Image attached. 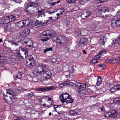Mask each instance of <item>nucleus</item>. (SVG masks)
Masks as SVG:
<instances>
[{
	"mask_svg": "<svg viewBox=\"0 0 120 120\" xmlns=\"http://www.w3.org/2000/svg\"><path fill=\"white\" fill-rule=\"evenodd\" d=\"M43 74L44 75L47 76L48 78L49 79L51 77L52 75V74L51 71H49L47 70L42 74V75Z\"/></svg>",
	"mask_w": 120,
	"mask_h": 120,
	"instance_id": "nucleus-21",
	"label": "nucleus"
},
{
	"mask_svg": "<svg viewBox=\"0 0 120 120\" xmlns=\"http://www.w3.org/2000/svg\"><path fill=\"white\" fill-rule=\"evenodd\" d=\"M87 92L89 93H92V91L89 88H88L87 89Z\"/></svg>",
	"mask_w": 120,
	"mask_h": 120,
	"instance_id": "nucleus-60",
	"label": "nucleus"
},
{
	"mask_svg": "<svg viewBox=\"0 0 120 120\" xmlns=\"http://www.w3.org/2000/svg\"><path fill=\"white\" fill-rule=\"evenodd\" d=\"M67 85V84L64 83H62L61 84H59V86L61 88H63L64 87V86H66Z\"/></svg>",
	"mask_w": 120,
	"mask_h": 120,
	"instance_id": "nucleus-43",
	"label": "nucleus"
},
{
	"mask_svg": "<svg viewBox=\"0 0 120 120\" xmlns=\"http://www.w3.org/2000/svg\"><path fill=\"white\" fill-rule=\"evenodd\" d=\"M78 113L77 110H71L70 111V112L69 113V115L71 116H74L76 115V114Z\"/></svg>",
	"mask_w": 120,
	"mask_h": 120,
	"instance_id": "nucleus-30",
	"label": "nucleus"
},
{
	"mask_svg": "<svg viewBox=\"0 0 120 120\" xmlns=\"http://www.w3.org/2000/svg\"><path fill=\"white\" fill-rule=\"evenodd\" d=\"M73 76H74V75H72L71 74V72H70L69 75H67L66 76V77L67 79H69L71 78V79H73V78L72 77Z\"/></svg>",
	"mask_w": 120,
	"mask_h": 120,
	"instance_id": "nucleus-46",
	"label": "nucleus"
},
{
	"mask_svg": "<svg viewBox=\"0 0 120 120\" xmlns=\"http://www.w3.org/2000/svg\"><path fill=\"white\" fill-rule=\"evenodd\" d=\"M14 39V41L11 42V44L12 45H15L16 46H17L19 45H21V43H22V41H18L17 42L16 41L17 40V39H18V38L16 36H14L13 38Z\"/></svg>",
	"mask_w": 120,
	"mask_h": 120,
	"instance_id": "nucleus-8",
	"label": "nucleus"
},
{
	"mask_svg": "<svg viewBox=\"0 0 120 120\" xmlns=\"http://www.w3.org/2000/svg\"><path fill=\"white\" fill-rule=\"evenodd\" d=\"M97 91H98L100 93H102L103 92V91L101 89H98L97 90Z\"/></svg>",
	"mask_w": 120,
	"mask_h": 120,
	"instance_id": "nucleus-61",
	"label": "nucleus"
},
{
	"mask_svg": "<svg viewBox=\"0 0 120 120\" xmlns=\"http://www.w3.org/2000/svg\"><path fill=\"white\" fill-rule=\"evenodd\" d=\"M6 93L7 94L10 95V96H9L11 100H12V99H15V98L16 93L12 89H9L7 90Z\"/></svg>",
	"mask_w": 120,
	"mask_h": 120,
	"instance_id": "nucleus-7",
	"label": "nucleus"
},
{
	"mask_svg": "<svg viewBox=\"0 0 120 120\" xmlns=\"http://www.w3.org/2000/svg\"><path fill=\"white\" fill-rule=\"evenodd\" d=\"M120 90V84H117L110 90L111 92L114 93Z\"/></svg>",
	"mask_w": 120,
	"mask_h": 120,
	"instance_id": "nucleus-11",
	"label": "nucleus"
},
{
	"mask_svg": "<svg viewBox=\"0 0 120 120\" xmlns=\"http://www.w3.org/2000/svg\"><path fill=\"white\" fill-rule=\"evenodd\" d=\"M56 88V87L50 86L49 87H43L42 88H37V90L41 91H47L51 90H54Z\"/></svg>",
	"mask_w": 120,
	"mask_h": 120,
	"instance_id": "nucleus-6",
	"label": "nucleus"
},
{
	"mask_svg": "<svg viewBox=\"0 0 120 120\" xmlns=\"http://www.w3.org/2000/svg\"><path fill=\"white\" fill-rule=\"evenodd\" d=\"M89 0H81V1L82 2L83 4H85Z\"/></svg>",
	"mask_w": 120,
	"mask_h": 120,
	"instance_id": "nucleus-57",
	"label": "nucleus"
},
{
	"mask_svg": "<svg viewBox=\"0 0 120 120\" xmlns=\"http://www.w3.org/2000/svg\"><path fill=\"white\" fill-rule=\"evenodd\" d=\"M110 112V113H111V114L112 118H113L117 116L118 112L116 110H111Z\"/></svg>",
	"mask_w": 120,
	"mask_h": 120,
	"instance_id": "nucleus-22",
	"label": "nucleus"
},
{
	"mask_svg": "<svg viewBox=\"0 0 120 120\" xmlns=\"http://www.w3.org/2000/svg\"><path fill=\"white\" fill-rule=\"evenodd\" d=\"M119 100H117V99H114L113 100V101L114 103H116L117 102H119Z\"/></svg>",
	"mask_w": 120,
	"mask_h": 120,
	"instance_id": "nucleus-52",
	"label": "nucleus"
},
{
	"mask_svg": "<svg viewBox=\"0 0 120 120\" xmlns=\"http://www.w3.org/2000/svg\"><path fill=\"white\" fill-rule=\"evenodd\" d=\"M60 1V0H59L58 1H57L54 2V1H53V3H51V5L52 6H54V5H56V4H58L59 3Z\"/></svg>",
	"mask_w": 120,
	"mask_h": 120,
	"instance_id": "nucleus-44",
	"label": "nucleus"
},
{
	"mask_svg": "<svg viewBox=\"0 0 120 120\" xmlns=\"http://www.w3.org/2000/svg\"><path fill=\"white\" fill-rule=\"evenodd\" d=\"M74 101V99L70 97L68 98L67 99L64 101V102H66L67 103H71Z\"/></svg>",
	"mask_w": 120,
	"mask_h": 120,
	"instance_id": "nucleus-29",
	"label": "nucleus"
},
{
	"mask_svg": "<svg viewBox=\"0 0 120 120\" xmlns=\"http://www.w3.org/2000/svg\"><path fill=\"white\" fill-rule=\"evenodd\" d=\"M66 37L65 36H60L57 37L56 39V41L59 45L63 44L66 41Z\"/></svg>",
	"mask_w": 120,
	"mask_h": 120,
	"instance_id": "nucleus-5",
	"label": "nucleus"
},
{
	"mask_svg": "<svg viewBox=\"0 0 120 120\" xmlns=\"http://www.w3.org/2000/svg\"><path fill=\"white\" fill-rule=\"evenodd\" d=\"M117 41L118 44L120 45V36L118 38Z\"/></svg>",
	"mask_w": 120,
	"mask_h": 120,
	"instance_id": "nucleus-64",
	"label": "nucleus"
},
{
	"mask_svg": "<svg viewBox=\"0 0 120 120\" xmlns=\"http://www.w3.org/2000/svg\"><path fill=\"white\" fill-rule=\"evenodd\" d=\"M29 61H27L26 64V66L28 67L32 68L35 66L34 60L32 59H29Z\"/></svg>",
	"mask_w": 120,
	"mask_h": 120,
	"instance_id": "nucleus-9",
	"label": "nucleus"
},
{
	"mask_svg": "<svg viewBox=\"0 0 120 120\" xmlns=\"http://www.w3.org/2000/svg\"><path fill=\"white\" fill-rule=\"evenodd\" d=\"M102 79L101 76H99L97 80L96 85L99 86L101 84L102 82Z\"/></svg>",
	"mask_w": 120,
	"mask_h": 120,
	"instance_id": "nucleus-23",
	"label": "nucleus"
},
{
	"mask_svg": "<svg viewBox=\"0 0 120 120\" xmlns=\"http://www.w3.org/2000/svg\"><path fill=\"white\" fill-rule=\"evenodd\" d=\"M88 43L87 40L86 38H82L79 43V46L83 47L87 44Z\"/></svg>",
	"mask_w": 120,
	"mask_h": 120,
	"instance_id": "nucleus-10",
	"label": "nucleus"
},
{
	"mask_svg": "<svg viewBox=\"0 0 120 120\" xmlns=\"http://www.w3.org/2000/svg\"><path fill=\"white\" fill-rule=\"evenodd\" d=\"M97 9L99 10L100 14L102 17L105 18L109 16V15L107 14V12L109 11L108 7L100 5L97 7Z\"/></svg>",
	"mask_w": 120,
	"mask_h": 120,
	"instance_id": "nucleus-2",
	"label": "nucleus"
},
{
	"mask_svg": "<svg viewBox=\"0 0 120 120\" xmlns=\"http://www.w3.org/2000/svg\"><path fill=\"white\" fill-rule=\"evenodd\" d=\"M111 60H112L111 59H107L105 61V62L108 63H111Z\"/></svg>",
	"mask_w": 120,
	"mask_h": 120,
	"instance_id": "nucleus-53",
	"label": "nucleus"
},
{
	"mask_svg": "<svg viewBox=\"0 0 120 120\" xmlns=\"http://www.w3.org/2000/svg\"><path fill=\"white\" fill-rule=\"evenodd\" d=\"M17 25L18 26L20 27H22L23 26H24L23 21H19Z\"/></svg>",
	"mask_w": 120,
	"mask_h": 120,
	"instance_id": "nucleus-33",
	"label": "nucleus"
},
{
	"mask_svg": "<svg viewBox=\"0 0 120 120\" xmlns=\"http://www.w3.org/2000/svg\"><path fill=\"white\" fill-rule=\"evenodd\" d=\"M16 18V16L13 15H10L5 17L3 21L0 23L1 26L6 25L9 23L13 21Z\"/></svg>",
	"mask_w": 120,
	"mask_h": 120,
	"instance_id": "nucleus-3",
	"label": "nucleus"
},
{
	"mask_svg": "<svg viewBox=\"0 0 120 120\" xmlns=\"http://www.w3.org/2000/svg\"><path fill=\"white\" fill-rule=\"evenodd\" d=\"M38 68L41 70L42 69L41 71H42V73L43 74L49 69V67L47 65L43 64L38 66Z\"/></svg>",
	"mask_w": 120,
	"mask_h": 120,
	"instance_id": "nucleus-13",
	"label": "nucleus"
},
{
	"mask_svg": "<svg viewBox=\"0 0 120 120\" xmlns=\"http://www.w3.org/2000/svg\"><path fill=\"white\" fill-rule=\"evenodd\" d=\"M76 0H67L66 1L69 3H73L75 2Z\"/></svg>",
	"mask_w": 120,
	"mask_h": 120,
	"instance_id": "nucleus-49",
	"label": "nucleus"
},
{
	"mask_svg": "<svg viewBox=\"0 0 120 120\" xmlns=\"http://www.w3.org/2000/svg\"><path fill=\"white\" fill-rule=\"evenodd\" d=\"M14 120H24V118L22 116H20Z\"/></svg>",
	"mask_w": 120,
	"mask_h": 120,
	"instance_id": "nucleus-51",
	"label": "nucleus"
},
{
	"mask_svg": "<svg viewBox=\"0 0 120 120\" xmlns=\"http://www.w3.org/2000/svg\"><path fill=\"white\" fill-rule=\"evenodd\" d=\"M37 5V4L34 2H30L28 3H25L24 4V8L26 12L30 15L32 16L34 15V13L33 9Z\"/></svg>",
	"mask_w": 120,
	"mask_h": 120,
	"instance_id": "nucleus-1",
	"label": "nucleus"
},
{
	"mask_svg": "<svg viewBox=\"0 0 120 120\" xmlns=\"http://www.w3.org/2000/svg\"><path fill=\"white\" fill-rule=\"evenodd\" d=\"M71 97L70 95L67 94H61L60 95V100L63 103L64 102V101L65 100L68 98Z\"/></svg>",
	"mask_w": 120,
	"mask_h": 120,
	"instance_id": "nucleus-12",
	"label": "nucleus"
},
{
	"mask_svg": "<svg viewBox=\"0 0 120 120\" xmlns=\"http://www.w3.org/2000/svg\"><path fill=\"white\" fill-rule=\"evenodd\" d=\"M100 57L98 55L94 57V59L90 62V64L93 65L96 63H98L97 60L99 59Z\"/></svg>",
	"mask_w": 120,
	"mask_h": 120,
	"instance_id": "nucleus-18",
	"label": "nucleus"
},
{
	"mask_svg": "<svg viewBox=\"0 0 120 120\" xmlns=\"http://www.w3.org/2000/svg\"><path fill=\"white\" fill-rule=\"evenodd\" d=\"M86 86L85 84H81V86L80 87L79 89H78L77 91L79 92L80 93L81 92L82 90H84L86 88Z\"/></svg>",
	"mask_w": 120,
	"mask_h": 120,
	"instance_id": "nucleus-24",
	"label": "nucleus"
},
{
	"mask_svg": "<svg viewBox=\"0 0 120 120\" xmlns=\"http://www.w3.org/2000/svg\"><path fill=\"white\" fill-rule=\"evenodd\" d=\"M106 36H105L103 38L100 39V41L101 43L103 45H104L105 42L106 41Z\"/></svg>",
	"mask_w": 120,
	"mask_h": 120,
	"instance_id": "nucleus-28",
	"label": "nucleus"
},
{
	"mask_svg": "<svg viewBox=\"0 0 120 120\" xmlns=\"http://www.w3.org/2000/svg\"><path fill=\"white\" fill-rule=\"evenodd\" d=\"M98 66L100 67H101L102 68H104L105 67V64H99Z\"/></svg>",
	"mask_w": 120,
	"mask_h": 120,
	"instance_id": "nucleus-56",
	"label": "nucleus"
},
{
	"mask_svg": "<svg viewBox=\"0 0 120 120\" xmlns=\"http://www.w3.org/2000/svg\"><path fill=\"white\" fill-rule=\"evenodd\" d=\"M91 15V13L90 11H86L85 13H84L81 16L82 19H86L87 18Z\"/></svg>",
	"mask_w": 120,
	"mask_h": 120,
	"instance_id": "nucleus-14",
	"label": "nucleus"
},
{
	"mask_svg": "<svg viewBox=\"0 0 120 120\" xmlns=\"http://www.w3.org/2000/svg\"><path fill=\"white\" fill-rule=\"evenodd\" d=\"M59 13H57L56 15L58 16H59L60 15L62 14L64 12V10L62 9H58Z\"/></svg>",
	"mask_w": 120,
	"mask_h": 120,
	"instance_id": "nucleus-34",
	"label": "nucleus"
},
{
	"mask_svg": "<svg viewBox=\"0 0 120 120\" xmlns=\"http://www.w3.org/2000/svg\"><path fill=\"white\" fill-rule=\"evenodd\" d=\"M3 98L6 102H7L8 101L9 98L8 97L7 95L4 94L3 95Z\"/></svg>",
	"mask_w": 120,
	"mask_h": 120,
	"instance_id": "nucleus-38",
	"label": "nucleus"
},
{
	"mask_svg": "<svg viewBox=\"0 0 120 120\" xmlns=\"http://www.w3.org/2000/svg\"><path fill=\"white\" fill-rule=\"evenodd\" d=\"M52 48H47L45 49H44V53H45L47 51L50 50L52 51Z\"/></svg>",
	"mask_w": 120,
	"mask_h": 120,
	"instance_id": "nucleus-47",
	"label": "nucleus"
},
{
	"mask_svg": "<svg viewBox=\"0 0 120 120\" xmlns=\"http://www.w3.org/2000/svg\"><path fill=\"white\" fill-rule=\"evenodd\" d=\"M22 43H21V45H25L26 44L27 45H28L30 47V45H28L27 43V41H22Z\"/></svg>",
	"mask_w": 120,
	"mask_h": 120,
	"instance_id": "nucleus-50",
	"label": "nucleus"
},
{
	"mask_svg": "<svg viewBox=\"0 0 120 120\" xmlns=\"http://www.w3.org/2000/svg\"><path fill=\"white\" fill-rule=\"evenodd\" d=\"M30 33V30L29 29H27L23 30L21 34L22 37H25L28 35Z\"/></svg>",
	"mask_w": 120,
	"mask_h": 120,
	"instance_id": "nucleus-20",
	"label": "nucleus"
},
{
	"mask_svg": "<svg viewBox=\"0 0 120 120\" xmlns=\"http://www.w3.org/2000/svg\"><path fill=\"white\" fill-rule=\"evenodd\" d=\"M70 49L68 47H66L64 50V52L66 53H68Z\"/></svg>",
	"mask_w": 120,
	"mask_h": 120,
	"instance_id": "nucleus-48",
	"label": "nucleus"
},
{
	"mask_svg": "<svg viewBox=\"0 0 120 120\" xmlns=\"http://www.w3.org/2000/svg\"><path fill=\"white\" fill-rule=\"evenodd\" d=\"M51 32V31H50L49 30H46V31H44L43 32L42 35L43 36H49L50 37Z\"/></svg>",
	"mask_w": 120,
	"mask_h": 120,
	"instance_id": "nucleus-27",
	"label": "nucleus"
},
{
	"mask_svg": "<svg viewBox=\"0 0 120 120\" xmlns=\"http://www.w3.org/2000/svg\"><path fill=\"white\" fill-rule=\"evenodd\" d=\"M81 84L79 83H76L75 84V88L76 89H79L81 86Z\"/></svg>",
	"mask_w": 120,
	"mask_h": 120,
	"instance_id": "nucleus-40",
	"label": "nucleus"
},
{
	"mask_svg": "<svg viewBox=\"0 0 120 120\" xmlns=\"http://www.w3.org/2000/svg\"><path fill=\"white\" fill-rule=\"evenodd\" d=\"M46 9H44L42 11L39 10L38 11V12L39 13L38 15V17H45V12Z\"/></svg>",
	"mask_w": 120,
	"mask_h": 120,
	"instance_id": "nucleus-19",
	"label": "nucleus"
},
{
	"mask_svg": "<svg viewBox=\"0 0 120 120\" xmlns=\"http://www.w3.org/2000/svg\"><path fill=\"white\" fill-rule=\"evenodd\" d=\"M23 23L24 24V26H27L29 25L30 26V25L32 24V23L30 21V20L29 19H28L26 20L23 21Z\"/></svg>",
	"mask_w": 120,
	"mask_h": 120,
	"instance_id": "nucleus-25",
	"label": "nucleus"
},
{
	"mask_svg": "<svg viewBox=\"0 0 120 120\" xmlns=\"http://www.w3.org/2000/svg\"><path fill=\"white\" fill-rule=\"evenodd\" d=\"M110 26L115 27L120 26V18H116L112 19L111 21Z\"/></svg>",
	"mask_w": 120,
	"mask_h": 120,
	"instance_id": "nucleus-4",
	"label": "nucleus"
},
{
	"mask_svg": "<svg viewBox=\"0 0 120 120\" xmlns=\"http://www.w3.org/2000/svg\"><path fill=\"white\" fill-rule=\"evenodd\" d=\"M52 17H50L49 18V20L51 21H53L55 20V19H52Z\"/></svg>",
	"mask_w": 120,
	"mask_h": 120,
	"instance_id": "nucleus-63",
	"label": "nucleus"
},
{
	"mask_svg": "<svg viewBox=\"0 0 120 120\" xmlns=\"http://www.w3.org/2000/svg\"><path fill=\"white\" fill-rule=\"evenodd\" d=\"M17 56L19 59H24L23 56H25V55L22 54V53H20L19 50L17 52Z\"/></svg>",
	"mask_w": 120,
	"mask_h": 120,
	"instance_id": "nucleus-26",
	"label": "nucleus"
},
{
	"mask_svg": "<svg viewBox=\"0 0 120 120\" xmlns=\"http://www.w3.org/2000/svg\"><path fill=\"white\" fill-rule=\"evenodd\" d=\"M45 13H48L49 14H51L53 13V12L50 11H47L46 10Z\"/></svg>",
	"mask_w": 120,
	"mask_h": 120,
	"instance_id": "nucleus-59",
	"label": "nucleus"
},
{
	"mask_svg": "<svg viewBox=\"0 0 120 120\" xmlns=\"http://www.w3.org/2000/svg\"><path fill=\"white\" fill-rule=\"evenodd\" d=\"M106 53V51L105 49H103L99 53V55H101L103 54H104Z\"/></svg>",
	"mask_w": 120,
	"mask_h": 120,
	"instance_id": "nucleus-42",
	"label": "nucleus"
},
{
	"mask_svg": "<svg viewBox=\"0 0 120 120\" xmlns=\"http://www.w3.org/2000/svg\"><path fill=\"white\" fill-rule=\"evenodd\" d=\"M49 79V78H48L47 76H45V77L43 76L41 77L40 79V80L41 81H43L44 80H47L48 79Z\"/></svg>",
	"mask_w": 120,
	"mask_h": 120,
	"instance_id": "nucleus-39",
	"label": "nucleus"
},
{
	"mask_svg": "<svg viewBox=\"0 0 120 120\" xmlns=\"http://www.w3.org/2000/svg\"><path fill=\"white\" fill-rule=\"evenodd\" d=\"M116 84V82L115 81L113 80H109L106 83V86L109 88L110 87V85H115Z\"/></svg>",
	"mask_w": 120,
	"mask_h": 120,
	"instance_id": "nucleus-17",
	"label": "nucleus"
},
{
	"mask_svg": "<svg viewBox=\"0 0 120 120\" xmlns=\"http://www.w3.org/2000/svg\"><path fill=\"white\" fill-rule=\"evenodd\" d=\"M56 33L52 31H51L50 37H52L56 35Z\"/></svg>",
	"mask_w": 120,
	"mask_h": 120,
	"instance_id": "nucleus-45",
	"label": "nucleus"
},
{
	"mask_svg": "<svg viewBox=\"0 0 120 120\" xmlns=\"http://www.w3.org/2000/svg\"><path fill=\"white\" fill-rule=\"evenodd\" d=\"M75 33L77 36H79L81 35V31L80 30L78 29L75 30Z\"/></svg>",
	"mask_w": 120,
	"mask_h": 120,
	"instance_id": "nucleus-35",
	"label": "nucleus"
},
{
	"mask_svg": "<svg viewBox=\"0 0 120 120\" xmlns=\"http://www.w3.org/2000/svg\"><path fill=\"white\" fill-rule=\"evenodd\" d=\"M41 70L38 68V67L37 69H35L33 71L34 74L36 76H38L42 75V71H41Z\"/></svg>",
	"mask_w": 120,
	"mask_h": 120,
	"instance_id": "nucleus-15",
	"label": "nucleus"
},
{
	"mask_svg": "<svg viewBox=\"0 0 120 120\" xmlns=\"http://www.w3.org/2000/svg\"><path fill=\"white\" fill-rule=\"evenodd\" d=\"M22 76V74L19 73L17 75L14 76V78L15 80L20 79Z\"/></svg>",
	"mask_w": 120,
	"mask_h": 120,
	"instance_id": "nucleus-32",
	"label": "nucleus"
},
{
	"mask_svg": "<svg viewBox=\"0 0 120 120\" xmlns=\"http://www.w3.org/2000/svg\"><path fill=\"white\" fill-rule=\"evenodd\" d=\"M28 96L29 97H32L34 95V94L32 92H30L28 93Z\"/></svg>",
	"mask_w": 120,
	"mask_h": 120,
	"instance_id": "nucleus-55",
	"label": "nucleus"
},
{
	"mask_svg": "<svg viewBox=\"0 0 120 120\" xmlns=\"http://www.w3.org/2000/svg\"><path fill=\"white\" fill-rule=\"evenodd\" d=\"M67 84V85L68 84L69 85H70L71 86H72L74 84V83L72 82H69V83L68 84Z\"/></svg>",
	"mask_w": 120,
	"mask_h": 120,
	"instance_id": "nucleus-62",
	"label": "nucleus"
},
{
	"mask_svg": "<svg viewBox=\"0 0 120 120\" xmlns=\"http://www.w3.org/2000/svg\"><path fill=\"white\" fill-rule=\"evenodd\" d=\"M111 60H112L111 59H107L105 61V62L108 63H111Z\"/></svg>",
	"mask_w": 120,
	"mask_h": 120,
	"instance_id": "nucleus-54",
	"label": "nucleus"
},
{
	"mask_svg": "<svg viewBox=\"0 0 120 120\" xmlns=\"http://www.w3.org/2000/svg\"><path fill=\"white\" fill-rule=\"evenodd\" d=\"M111 114L110 112H107L105 114L104 116L106 117H108L109 118H112L111 116Z\"/></svg>",
	"mask_w": 120,
	"mask_h": 120,
	"instance_id": "nucleus-37",
	"label": "nucleus"
},
{
	"mask_svg": "<svg viewBox=\"0 0 120 120\" xmlns=\"http://www.w3.org/2000/svg\"><path fill=\"white\" fill-rule=\"evenodd\" d=\"M112 3L114 5H118L120 3V2L118 0H114L112 1Z\"/></svg>",
	"mask_w": 120,
	"mask_h": 120,
	"instance_id": "nucleus-36",
	"label": "nucleus"
},
{
	"mask_svg": "<svg viewBox=\"0 0 120 120\" xmlns=\"http://www.w3.org/2000/svg\"><path fill=\"white\" fill-rule=\"evenodd\" d=\"M112 41L113 42L112 43V42H111V43L112 45H113L116 43L117 41L116 40H115L114 41L113 40Z\"/></svg>",
	"mask_w": 120,
	"mask_h": 120,
	"instance_id": "nucleus-58",
	"label": "nucleus"
},
{
	"mask_svg": "<svg viewBox=\"0 0 120 120\" xmlns=\"http://www.w3.org/2000/svg\"><path fill=\"white\" fill-rule=\"evenodd\" d=\"M22 91H25V89L21 88V87H19L18 88V89L17 91V92H21Z\"/></svg>",
	"mask_w": 120,
	"mask_h": 120,
	"instance_id": "nucleus-41",
	"label": "nucleus"
},
{
	"mask_svg": "<svg viewBox=\"0 0 120 120\" xmlns=\"http://www.w3.org/2000/svg\"><path fill=\"white\" fill-rule=\"evenodd\" d=\"M118 60V58H113L111 60V62L112 63H118L119 61Z\"/></svg>",
	"mask_w": 120,
	"mask_h": 120,
	"instance_id": "nucleus-31",
	"label": "nucleus"
},
{
	"mask_svg": "<svg viewBox=\"0 0 120 120\" xmlns=\"http://www.w3.org/2000/svg\"><path fill=\"white\" fill-rule=\"evenodd\" d=\"M21 50L22 51L21 52L22 54L25 55V57L26 58L27 57L28 55V49L26 48H22L21 49Z\"/></svg>",
	"mask_w": 120,
	"mask_h": 120,
	"instance_id": "nucleus-16",
	"label": "nucleus"
}]
</instances>
